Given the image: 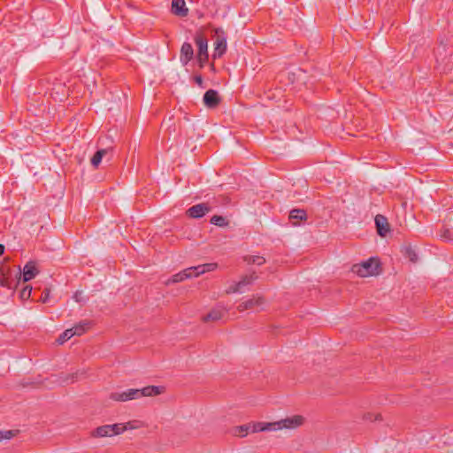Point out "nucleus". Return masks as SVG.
Wrapping results in <instances>:
<instances>
[{
  "label": "nucleus",
  "instance_id": "obj_14",
  "mask_svg": "<svg viewBox=\"0 0 453 453\" xmlns=\"http://www.w3.org/2000/svg\"><path fill=\"white\" fill-rule=\"evenodd\" d=\"M192 277H194L193 271H192V268L189 267V268L184 269L183 271L173 275L171 278H169L165 281V285L181 282V281H183L187 279L192 278Z\"/></svg>",
  "mask_w": 453,
  "mask_h": 453
},
{
  "label": "nucleus",
  "instance_id": "obj_20",
  "mask_svg": "<svg viewBox=\"0 0 453 453\" xmlns=\"http://www.w3.org/2000/svg\"><path fill=\"white\" fill-rule=\"evenodd\" d=\"M92 326V322L89 321V320H83L78 324H76L74 326H73L72 328H70L73 333V335H81L83 334L85 332H87Z\"/></svg>",
  "mask_w": 453,
  "mask_h": 453
},
{
  "label": "nucleus",
  "instance_id": "obj_17",
  "mask_svg": "<svg viewBox=\"0 0 453 453\" xmlns=\"http://www.w3.org/2000/svg\"><path fill=\"white\" fill-rule=\"evenodd\" d=\"M217 267H218L217 263H208V264L199 265L196 266H192L191 268L193 271L194 277H197L201 274H203L204 273L214 271Z\"/></svg>",
  "mask_w": 453,
  "mask_h": 453
},
{
  "label": "nucleus",
  "instance_id": "obj_16",
  "mask_svg": "<svg viewBox=\"0 0 453 453\" xmlns=\"http://www.w3.org/2000/svg\"><path fill=\"white\" fill-rule=\"evenodd\" d=\"M250 424L251 425L250 432L252 433L275 431L273 422H252Z\"/></svg>",
  "mask_w": 453,
  "mask_h": 453
},
{
  "label": "nucleus",
  "instance_id": "obj_19",
  "mask_svg": "<svg viewBox=\"0 0 453 453\" xmlns=\"http://www.w3.org/2000/svg\"><path fill=\"white\" fill-rule=\"evenodd\" d=\"M307 213L303 209H293L289 212V219L294 226H297L299 221L306 220Z\"/></svg>",
  "mask_w": 453,
  "mask_h": 453
},
{
  "label": "nucleus",
  "instance_id": "obj_9",
  "mask_svg": "<svg viewBox=\"0 0 453 453\" xmlns=\"http://www.w3.org/2000/svg\"><path fill=\"white\" fill-rule=\"evenodd\" d=\"M265 303V298L263 296H253L244 302H242L237 306V310L241 312L246 311L254 309L256 307L261 306Z\"/></svg>",
  "mask_w": 453,
  "mask_h": 453
},
{
  "label": "nucleus",
  "instance_id": "obj_5",
  "mask_svg": "<svg viewBox=\"0 0 453 453\" xmlns=\"http://www.w3.org/2000/svg\"><path fill=\"white\" fill-rule=\"evenodd\" d=\"M304 422V418L301 415H295L286 418L273 422L275 431L281 429H294L301 426Z\"/></svg>",
  "mask_w": 453,
  "mask_h": 453
},
{
  "label": "nucleus",
  "instance_id": "obj_7",
  "mask_svg": "<svg viewBox=\"0 0 453 453\" xmlns=\"http://www.w3.org/2000/svg\"><path fill=\"white\" fill-rule=\"evenodd\" d=\"M215 33L217 39L215 41L214 58H220L226 50V39L224 35V31L221 28H216Z\"/></svg>",
  "mask_w": 453,
  "mask_h": 453
},
{
  "label": "nucleus",
  "instance_id": "obj_15",
  "mask_svg": "<svg viewBox=\"0 0 453 453\" xmlns=\"http://www.w3.org/2000/svg\"><path fill=\"white\" fill-rule=\"evenodd\" d=\"M172 12L179 17H186L188 9L186 7L185 0H172Z\"/></svg>",
  "mask_w": 453,
  "mask_h": 453
},
{
  "label": "nucleus",
  "instance_id": "obj_23",
  "mask_svg": "<svg viewBox=\"0 0 453 453\" xmlns=\"http://www.w3.org/2000/svg\"><path fill=\"white\" fill-rule=\"evenodd\" d=\"M244 262H246L248 265H262L265 263V258L261 256H245L243 257Z\"/></svg>",
  "mask_w": 453,
  "mask_h": 453
},
{
  "label": "nucleus",
  "instance_id": "obj_13",
  "mask_svg": "<svg viewBox=\"0 0 453 453\" xmlns=\"http://www.w3.org/2000/svg\"><path fill=\"white\" fill-rule=\"evenodd\" d=\"M38 273L39 270L36 266V263L35 261H29L25 265L21 276L23 281L27 282L34 279Z\"/></svg>",
  "mask_w": 453,
  "mask_h": 453
},
{
  "label": "nucleus",
  "instance_id": "obj_12",
  "mask_svg": "<svg viewBox=\"0 0 453 453\" xmlns=\"http://www.w3.org/2000/svg\"><path fill=\"white\" fill-rule=\"evenodd\" d=\"M211 211V207L206 203H198L191 206L187 214L193 219H199L205 215L207 212Z\"/></svg>",
  "mask_w": 453,
  "mask_h": 453
},
{
  "label": "nucleus",
  "instance_id": "obj_6",
  "mask_svg": "<svg viewBox=\"0 0 453 453\" xmlns=\"http://www.w3.org/2000/svg\"><path fill=\"white\" fill-rule=\"evenodd\" d=\"M141 397L140 389L130 388L123 392H113L110 398L118 402H127L128 400L137 399Z\"/></svg>",
  "mask_w": 453,
  "mask_h": 453
},
{
  "label": "nucleus",
  "instance_id": "obj_4",
  "mask_svg": "<svg viewBox=\"0 0 453 453\" xmlns=\"http://www.w3.org/2000/svg\"><path fill=\"white\" fill-rule=\"evenodd\" d=\"M127 429V426L121 423L104 425L98 426L91 432V436L96 438L113 436L122 434Z\"/></svg>",
  "mask_w": 453,
  "mask_h": 453
},
{
  "label": "nucleus",
  "instance_id": "obj_32",
  "mask_svg": "<svg viewBox=\"0 0 453 453\" xmlns=\"http://www.w3.org/2000/svg\"><path fill=\"white\" fill-rule=\"evenodd\" d=\"M406 254L411 262H417L418 256L413 250H411V248L407 249Z\"/></svg>",
  "mask_w": 453,
  "mask_h": 453
},
{
  "label": "nucleus",
  "instance_id": "obj_21",
  "mask_svg": "<svg viewBox=\"0 0 453 453\" xmlns=\"http://www.w3.org/2000/svg\"><path fill=\"white\" fill-rule=\"evenodd\" d=\"M224 313L225 311L222 309H213L206 316H204L203 319L204 322L217 321L223 317Z\"/></svg>",
  "mask_w": 453,
  "mask_h": 453
},
{
  "label": "nucleus",
  "instance_id": "obj_11",
  "mask_svg": "<svg viewBox=\"0 0 453 453\" xmlns=\"http://www.w3.org/2000/svg\"><path fill=\"white\" fill-rule=\"evenodd\" d=\"M194 58V50L189 42H183L180 52V61L182 65H187Z\"/></svg>",
  "mask_w": 453,
  "mask_h": 453
},
{
  "label": "nucleus",
  "instance_id": "obj_1",
  "mask_svg": "<svg viewBox=\"0 0 453 453\" xmlns=\"http://www.w3.org/2000/svg\"><path fill=\"white\" fill-rule=\"evenodd\" d=\"M380 264L378 258L370 257L361 264L354 265L351 268V271L360 277H368L379 274L380 271Z\"/></svg>",
  "mask_w": 453,
  "mask_h": 453
},
{
  "label": "nucleus",
  "instance_id": "obj_36",
  "mask_svg": "<svg viewBox=\"0 0 453 453\" xmlns=\"http://www.w3.org/2000/svg\"><path fill=\"white\" fill-rule=\"evenodd\" d=\"M4 245L3 244H0V256L3 255L4 253Z\"/></svg>",
  "mask_w": 453,
  "mask_h": 453
},
{
  "label": "nucleus",
  "instance_id": "obj_27",
  "mask_svg": "<svg viewBox=\"0 0 453 453\" xmlns=\"http://www.w3.org/2000/svg\"><path fill=\"white\" fill-rule=\"evenodd\" d=\"M73 336H74L73 331L70 328L66 329L58 336V338L57 339V342L58 344H63L66 341L71 339Z\"/></svg>",
  "mask_w": 453,
  "mask_h": 453
},
{
  "label": "nucleus",
  "instance_id": "obj_26",
  "mask_svg": "<svg viewBox=\"0 0 453 453\" xmlns=\"http://www.w3.org/2000/svg\"><path fill=\"white\" fill-rule=\"evenodd\" d=\"M210 222L218 226H226L228 225L226 219L219 215L212 216Z\"/></svg>",
  "mask_w": 453,
  "mask_h": 453
},
{
  "label": "nucleus",
  "instance_id": "obj_8",
  "mask_svg": "<svg viewBox=\"0 0 453 453\" xmlns=\"http://www.w3.org/2000/svg\"><path fill=\"white\" fill-rule=\"evenodd\" d=\"M203 101L207 108L214 109L219 104L221 99L217 90L209 89L204 93Z\"/></svg>",
  "mask_w": 453,
  "mask_h": 453
},
{
  "label": "nucleus",
  "instance_id": "obj_10",
  "mask_svg": "<svg viewBox=\"0 0 453 453\" xmlns=\"http://www.w3.org/2000/svg\"><path fill=\"white\" fill-rule=\"evenodd\" d=\"M374 221L378 234L381 237H385L390 232V226L388 219L383 215L378 214L376 215Z\"/></svg>",
  "mask_w": 453,
  "mask_h": 453
},
{
  "label": "nucleus",
  "instance_id": "obj_33",
  "mask_svg": "<svg viewBox=\"0 0 453 453\" xmlns=\"http://www.w3.org/2000/svg\"><path fill=\"white\" fill-rule=\"evenodd\" d=\"M82 291L77 290L73 295V299L77 303H85L86 299L82 296Z\"/></svg>",
  "mask_w": 453,
  "mask_h": 453
},
{
  "label": "nucleus",
  "instance_id": "obj_2",
  "mask_svg": "<svg viewBox=\"0 0 453 453\" xmlns=\"http://www.w3.org/2000/svg\"><path fill=\"white\" fill-rule=\"evenodd\" d=\"M21 279V269L12 277V272L10 267L0 266V285L8 289H14Z\"/></svg>",
  "mask_w": 453,
  "mask_h": 453
},
{
  "label": "nucleus",
  "instance_id": "obj_18",
  "mask_svg": "<svg viewBox=\"0 0 453 453\" xmlns=\"http://www.w3.org/2000/svg\"><path fill=\"white\" fill-rule=\"evenodd\" d=\"M165 388L161 386H147L140 389L141 397L142 396H156L164 393Z\"/></svg>",
  "mask_w": 453,
  "mask_h": 453
},
{
  "label": "nucleus",
  "instance_id": "obj_24",
  "mask_svg": "<svg viewBox=\"0 0 453 453\" xmlns=\"http://www.w3.org/2000/svg\"><path fill=\"white\" fill-rule=\"evenodd\" d=\"M257 279V275L256 273H252L250 274L242 276L238 281V284H240L241 288L243 289L244 287L251 285Z\"/></svg>",
  "mask_w": 453,
  "mask_h": 453
},
{
  "label": "nucleus",
  "instance_id": "obj_29",
  "mask_svg": "<svg viewBox=\"0 0 453 453\" xmlns=\"http://www.w3.org/2000/svg\"><path fill=\"white\" fill-rule=\"evenodd\" d=\"M242 292H243V289L241 288V286H240V284H238V282H234V284H232L230 287H228L226 289V294H227V295L234 294V293H242Z\"/></svg>",
  "mask_w": 453,
  "mask_h": 453
},
{
  "label": "nucleus",
  "instance_id": "obj_30",
  "mask_svg": "<svg viewBox=\"0 0 453 453\" xmlns=\"http://www.w3.org/2000/svg\"><path fill=\"white\" fill-rule=\"evenodd\" d=\"M18 431L7 430V431H0V441L3 440H10L13 438Z\"/></svg>",
  "mask_w": 453,
  "mask_h": 453
},
{
  "label": "nucleus",
  "instance_id": "obj_35",
  "mask_svg": "<svg viewBox=\"0 0 453 453\" xmlns=\"http://www.w3.org/2000/svg\"><path fill=\"white\" fill-rule=\"evenodd\" d=\"M79 374H80L79 372H77L75 373H72V374L68 375V377H66L64 380V381H67L68 380H71L72 381H74V380H76L79 378Z\"/></svg>",
  "mask_w": 453,
  "mask_h": 453
},
{
  "label": "nucleus",
  "instance_id": "obj_37",
  "mask_svg": "<svg viewBox=\"0 0 453 453\" xmlns=\"http://www.w3.org/2000/svg\"><path fill=\"white\" fill-rule=\"evenodd\" d=\"M375 419H376V420L381 419V416H380V414H377V415H376Z\"/></svg>",
  "mask_w": 453,
  "mask_h": 453
},
{
  "label": "nucleus",
  "instance_id": "obj_34",
  "mask_svg": "<svg viewBox=\"0 0 453 453\" xmlns=\"http://www.w3.org/2000/svg\"><path fill=\"white\" fill-rule=\"evenodd\" d=\"M194 81L200 87V88H204L203 86V77L202 75H195L194 76Z\"/></svg>",
  "mask_w": 453,
  "mask_h": 453
},
{
  "label": "nucleus",
  "instance_id": "obj_25",
  "mask_svg": "<svg viewBox=\"0 0 453 453\" xmlns=\"http://www.w3.org/2000/svg\"><path fill=\"white\" fill-rule=\"evenodd\" d=\"M107 152L108 150L106 149L98 150L91 158V165L96 168Z\"/></svg>",
  "mask_w": 453,
  "mask_h": 453
},
{
  "label": "nucleus",
  "instance_id": "obj_22",
  "mask_svg": "<svg viewBox=\"0 0 453 453\" xmlns=\"http://www.w3.org/2000/svg\"><path fill=\"white\" fill-rule=\"evenodd\" d=\"M250 429H251V425L250 423H248V424H244V425L234 427L232 433L234 436L244 437L249 434V432H250Z\"/></svg>",
  "mask_w": 453,
  "mask_h": 453
},
{
  "label": "nucleus",
  "instance_id": "obj_3",
  "mask_svg": "<svg viewBox=\"0 0 453 453\" xmlns=\"http://www.w3.org/2000/svg\"><path fill=\"white\" fill-rule=\"evenodd\" d=\"M194 41L198 48L197 55H196L197 62H198L199 67L203 68V67H204L205 64L207 63V61L209 59L208 40L203 33L197 32L195 35Z\"/></svg>",
  "mask_w": 453,
  "mask_h": 453
},
{
  "label": "nucleus",
  "instance_id": "obj_28",
  "mask_svg": "<svg viewBox=\"0 0 453 453\" xmlns=\"http://www.w3.org/2000/svg\"><path fill=\"white\" fill-rule=\"evenodd\" d=\"M31 293H32V287L29 285H27L21 289V291L19 293V297L21 300H27L30 298Z\"/></svg>",
  "mask_w": 453,
  "mask_h": 453
},
{
  "label": "nucleus",
  "instance_id": "obj_31",
  "mask_svg": "<svg viewBox=\"0 0 453 453\" xmlns=\"http://www.w3.org/2000/svg\"><path fill=\"white\" fill-rule=\"evenodd\" d=\"M50 289L46 288L42 292V295L39 298V301L43 303H46L49 299H50Z\"/></svg>",
  "mask_w": 453,
  "mask_h": 453
}]
</instances>
